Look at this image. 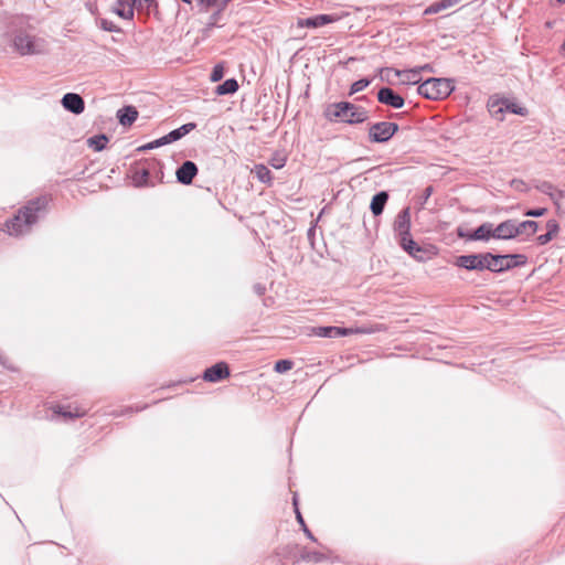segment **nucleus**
Returning <instances> with one entry per match:
<instances>
[{
  "label": "nucleus",
  "mask_w": 565,
  "mask_h": 565,
  "mask_svg": "<svg viewBox=\"0 0 565 565\" xmlns=\"http://www.w3.org/2000/svg\"><path fill=\"white\" fill-rule=\"evenodd\" d=\"M455 265L468 270H484L490 267L488 253L458 256Z\"/></svg>",
  "instance_id": "nucleus-6"
},
{
  "label": "nucleus",
  "mask_w": 565,
  "mask_h": 565,
  "mask_svg": "<svg viewBox=\"0 0 565 565\" xmlns=\"http://www.w3.org/2000/svg\"><path fill=\"white\" fill-rule=\"evenodd\" d=\"M377 100L395 109L402 108L405 104L404 98L390 87H382L377 92Z\"/></svg>",
  "instance_id": "nucleus-7"
},
{
  "label": "nucleus",
  "mask_w": 565,
  "mask_h": 565,
  "mask_svg": "<svg viewBox=\"0 0 565 565\" xmlns=\"http://www.w3.org/2000/svg\"><path fill=\"white\" fill-rule=\"evenodd\" d=\"M561 51L563 52V54H565V39H564V42H563V44L561 46Z\"/></svg>",
  "instance_id": "nucleus-54"
},
{
  "label": "nucleus",
  "mask_w": 565,
  "mask_h": 565,
  "mask_svg": "<svg viewBox=\"0 0 565 565\" xmlns=\"http://www.w3.org/2000/svg\"><path fill=\"white\" fill-rule=\"evenodd\" d=\"M182 1L185 3H189V4L192 3V0H182Z\"/></svg>",
  "instance_id": "nucleus-55"
},
{
  "label": "nucleus",
  "mask_w": 565,
  "mask_h": 565,
  "mask_svg": "<svg viewBox=\"0 0 565 565\" xmlns=\"http://www.w3.org/2000/svg\"><path fill=\"white\" fill-rule=\"evenodd\" d=\"M507 108L509 107L505 105L503 98H490L488 102V110L490 115L499 121L504 119Z\"/></svg>",
  "instance_id": "nucleus-17"
},
{
  "label": "nucleus",
  "mask_w": 565,
  "mask_h": 565,
  "mask_svg": "<svg viewBox=\"0 0 565 565\" xmlns=\"http://www.w3.org/2000/svg\"><path fill=\"white\" fill-rule=\"evenodd\" d=\"M198 1L205 7H212L216 3V0H198Z\"/></svg>",
  "instance_id": "nucleus-50"
},
{
  "label": "nucleus",
  "mask_w": 565,
  "mask_h": 565,
  "mask_svg": "<svg viewBox=\"0 0 565 565\" xmlns=\"http://www.w3.org/2000/svg\"><path fill=\"white\" fill-rule=\"evenodd\" d=\"M149 171L147 169H142L140 172H136L134 175V183L137 186H142L148 182Z\"/></svg>",
  "instance_id": "nucleus-31"
},
{
  "label": "nucleus",
  "mask_w": 565,
  "mask_h": 565,
  "mask_svg": "<svg viewBox=\"0 0 565 565\" xmlns=\"http://www.w3.org/2000/svg\"><path fill=\"white\" fill-rule=\"evenodd\" d=\"M198 174V167L193 161H184L175 172L177 180L181 184H191L194 177Z\"/></svg>",
  "instance_id": "nucleus-9"
},
{
  "label": "nucleus",
  "mask_w": 565,
  "mask_h": 565,
  "mask_svg": "<svg viewBox=\"0 0 565 565\" xmlns=\"http://www.w3.org/2000/svg\"><path fill=\"white\" fill-rule=\"evenodd\" d=\"M523 184H524V183H523V181H521V180H513V181H512V185H513L515 189H518V190H520V189H521V186H522Z\"/></svg>",
  "instance_id": "nucleus-52"
},
{
  "label": "nucleus",
  "mask_w": 565,
  "mask_h": 565,
  "mask_svg": "<svg viewBox=\"0 0 565 565\" xmlns=\"http://www.w3.org/2000/svg\"><path fill=\"white\" fill-rule=\"evenodd\" d=\"M254 290L257 295L262 296L265 292V287L260 284H256Z\"/></svg>",
  "instance_id": "nucleus-49"
},
{
  "label": "nucleus",
  "mask_w": 565,
  "mask_h": 565,
  "mask_svg": "<svg viewBox=\"0 0 565 565\" xmlns=\"http://www.w3.org/2000/svg\"><path fill=\"white\" fill-rule=\"evenodd\" d=\"M396 76H405L404 81L412 82L414 84L419 81V70H411V71H395Z\"/></svg>",
  "instance_id": "nucleus-30"
},
{
  "label": "nucleus",
  "mask_w": 565,
  "mask_h": 565,
  "mask_svg": "<svg viewBox=\"0 0 565 565\" xmlns=\"http://www.w3.org/2000/svg\"><path fill=\"white\" fill-rule=\"evenodd\" d=\"M398 125L391 121H380L369 127V138L372 142L383 143L388 141L398 131Z\"/></svg>",
  "instance_id": "nucleus-5"
},
{
  "label": "nucleus",
  "mask_w": 565,
  "mask_h": 565,
  "mask_svg": "<svg viewBox=\"0 0 565 565\" xmlns=\"http://www.w3.org/2000/svg\"><path fill=\"white\" fill-rule=\"evenodd\" d=\"M458 3V0H441L428 7L425 13H438Z\"/></svg>",
  "instance_id": "nucleus-28"
},
{
  "label": "nucleus",
  "mask_w": 565,
  "mask_h": 565,
  "mask_svg": "<svg viewBox=\"0 0 565 565\" xmlns=\"http://www.w3.org/2000/svg\"><path fill=\"white\" fill-rule=\"evenodd\" d=\"M294 505H295V511H296V516H297V521L300 523V525L303 527V524L305 521H303V518L301 515V513L299 512V509H298V504H297V499L296 497H294Z\"/></svg>",
  "instance_id": "nucleus-45"
},
{
  "label": "nucleus",
  "mask_w": 565,
  "mask_h": 565,
  "mask_svg": "<svg viewBox=\"0 0 565 565\" xmlns=\"http://www.w3.org/2000/svg\"><path fill=\"white\" fill-rule=\"evenodd\" d=\"M100 26L103 30L108 32H117L119 30L111 21L106 19L100 20Z\"/></svg>",
  "instance_id": "nucleus-39"
},
{
  "label": "nucleus",
  "mask_w": 565,
  "mask_h": 565,
  "mask_svg": "<svg viewBox=\"0 0 565 565\" xmlns=\"http://www.w3.org/2000/svg\"><path fill=\"white\" fill-rule=\"evenodd\" d=\"M230 376V369L225 362H220L204 371L203 379L206 382L216 383Z\"/></svg>",
  "instance_id": "nucleus-8"
},
{
  "label": "nucleus",
  "mask_w": 565,
  "mask_h": 565,
  "mask_svg": "<svg viewBox=\"0 0 565 565\" xmlns=\"http://www.w3.org/2000/svg\"><path fill=\"white\" fill-rule=\"evenodd\" d=\"M546 227H547V232L545 234H542L540 236H537V242L540 245H545L547 244L554 235H556V233L558 232V224L555 220H550L547 223H546Z\"/></svg>",
  "instance_id": "nucleus-22"
},
{
  "label": "nucleus",
  "mask_w": 565,
  "mask_h": 565,
  "mask_svg": "<svg viewBox=\"0 0 565 565\" xmlns=\"http://www.w3.org/2000/svg\"><path fill=\"white\" fill-rule=\"evenodd\" d=\"M224 76V67L221 65V64H217L213 67L212 70V73H211V81L212 82H218L223 78Z\"/></svg>",
  "instance_id": "nucleus-33"
},
{
  "label": "nucleus",
  "mask_w": 565,
  "mask_h": 565,
  "mask_svg": "<svg viewBox=\"0 0 565 565\" xmlns=\"http://www.w3.org/2000/svg\"><path fill=\"white\" fill-rule=\"evenodd\" d=\"M223 10L218 9L210 17L209 25H217Z\"/></svg>",
  "instance_id": "nucleus-44"
},
{
  "label": "nucleus",
  "mask_w": 565,
  "mask_h": 565,
  "mask_svg": "<svg viewBox=\"0 0 565 565\" xmlns=\"http://www.w3.org/2000/svg\"><path fill=\"white\" fill-rule=\"evenodd\" d=\"M300 556H301V559L307 561V562H313V563H319V562L327 559V556L323 553L316 552V551L303 550L301 552Z\"/></svg>",
  "instance_id": "nucleus-29"
},
{
  "label": "nucleus",
  "mask_w": 565,
  "mask_h": 565,
  "mask_svg": "<svg viewBox=\"0 0 565 565\" xmlns=\"http://www.w3.org/2000/svg\"><path fill=\"white\" fill-rule=\"evenodd\" d=\"M515 227L518 228V236L523 234L531 236L536 233L539 225L535 221H515Z\"/></svg>",
  "instance_id": "nucleus-23"
},
{
  "label": "nucleus",
  "mask_w": 565,
  "mask_h": 565,
  "mask_svg": "<svg viewBox=\"0 0 565 565\" xmlns=\"http://www.w3.org/2000/svg\"><path fill=\"white\" fill-rule=\"evenodd\" d=\"M454 89L455 86L451 79L431 77L423 82L417 92L427 99L438 100L448 97Z\"/></svg>",
  "instance_id": "nucleus-2"
},
{
  "label": "nucleus",
  "mask_w": 565,
  "mask_h": 565,
  "mask_svg": "<svg viewBox=\"0 0 565 565\" xmlns=\"http://www.w3.org/2000/svg\"><path fill=\"white\" fill-rule=\"evenodd\" d=\"M134 4H138L140 7L145 6L149 8L152 3H154V0H132Z\"/></svg>",
  "instance_id": "nucleus-46"
},
{
  "label": "nucleus",
  "mask_w": 565,
  "mask_h": 565,
  "mask_svg": "<svg viewBox=\"0 0 565 565\" xmlns=\"http://www.w3.org/2000/svg\"><path fill=\"white\" fill-rule=\"evenodd\" d=\"M508 255H493L491 253H488V262L489 266L488 270L492 273H502L504 270L512 268V263H509Z\"/></svg>",
  "instance_id": "nucleus-13"
},
{
  "label": "nucleus",
  "mask_w": 565,
  "mask_h": 565,
  "mask_svg": "<svg viewBox=\"0 0 565 565\" xmlns=\"http://www.w3.org/2000/svg\"><path fill=\"white\" fill-rule=\"evenodd\" d=\"M358 332H360L359 329L353 330L351 328L320 327L318 329L317 334L319 337H324V338H337V337H344V335H349V334L358 333Z\"/></svg>",
  "instance_id": "nucleus-16"
},
{
  "label": "nucleus",
  "mask_w": 565,
  "mask_h": 565,
  "mask_svg": "<svg viewBox=\"0 0 565 565\" xmlns=\"http://www.w3.org/2000/svg\"><path fill=\"white\" fill-rule=\"evenodd\" d=\"M195 127H196V125L194 122L184 124L181 127H179V128L170 131L166 136L161 137L160 143L168 145V143L174 142V141L181 139L182 137H184L185 135H188L189 132H191L192 130H194Z\"/></svg>",
  "instance_id": "nucleus-14"
},
{
  "label": "nucleus",
  "mask_w": 565,
  "mask_h": 565,
  "mask_svg": "<svg viewBox=\"0 0 565 565\" xmlns=\"http://www.w3.org/2000/svg\"><path fill=\"white\" fill-rule=\"evenodd\" d=\"M269 163L275 169H281L286 164V159L284 157L276 156L270 159Z\"/></svg>",
  "instance_id": "nucleus-40"
},
{
  "label": "nucleus",
  "mask_w": 565,
  "mask_h": 565,
  "mask_svg": "<svg viewBox=\"0 0 565 565\" xmlns=\"http://www.w3.org/2000/svg\"><path fill=\"white\" fill-rule=\"evenodd\" d=\"M232 0H221L220 4H218V9L221 10H225V8L227 7V4L231 2Z\"/></svg>",
  "instance_id": "nucleus-51"
},
{
  "label": "nucleus",
  "mask_w": 565,
  "mask_h": 565,
  "mask_svg": "<svg viewBox=\"0 0 565 565\" xmlns=\"http://www.w3.org/2000/svg\"><path fill=\"white\" fill-rule=\"evenodd\" d=\"M47 204L45 198L32 200L9 222H7V231L9 235H22L28 233L31 226L36 223L39 213L44 211Z\"/></svg>",
  "instance_id": "nucleus-1"
},
{
  "label": "nucleus",
  "mask_w": 565,
  "mask_h": 565,
  "mask_svg": "<svg viewBox=\"0 0 565 565\" xmlns=\"http://www.w3.org/2000/svg\"><path fill=\"white\" fill-rule=\"evenodd\" d=\"M546 212L547 210L545 207L530 209L524 213V215L531 217H540L543 216Z\"/></svg>",
  "instance_id": "nucleus-37"
},
{
  "label": "nucleus",
  "mask_w": 565,
  "mask_h": 565,
  "mask_svg": "<svg viewBox=\"0 0 565 565\" xmlns=\"http://www.w3.org/2000/svg\"><path fill=\"white\" fill-rule=\"evenodd\" d=\"M337 20H338V18L334 15H331V14H319L316 17L302 19L298 22V24L300 26H306V28H319V26L329 24L331 22H334Z\"/></svg>",
  "instance_id": "nucleus-15"
},
{
  "label": "nucleus",
  "mask_w": 565,
  "mask_h": 565,
  "mask_svg": "<svg viewBox=\"0 0 565 565\" xmlns=\"http://www.w3.org/2000/svg\"><path fill=\"white\" fill-rule=\"evenodd\" d=\"M13 46L21 55L40 54L46 50L44 40L38 39L25 31H19L14 35Z\"/></svg>",
  "instance_id": "nucleus-4"
},
{
  "label": "nucleus",
  "mask_w": 565,
  "mask_h": 565,
  "mask_svg": "<svg viewBox=\"0 0 565 565\" xmlns=\"http://www.w3.org/2000/svg\"><path fill=\"white\" fill-rule=\"evenodd\" d=\"M387 200L388 194L385 191H381L372 198L370 209L375 216L383 213Z\"/></svg>",
  "instance_id": "nucleus-20"
},
{
  "label": "nucleus",
  "mask_w": 565,
  "mask_h": 565,
  "mask_svg": "<svg viewBox=\"0 0 565 565\" xmlns=\"http://www.w3.org/2000/svg\"><path fill=\"white\" fill-rule=\"evenodd\" d=\"M418 70H419V72L420 71H431V67L429 65H424V66L419 67Z\"/></svg>",
  "instance_id": "nucleus-53"
},
{
  "label": "nucleus",
  "mask_w": 565,
  "mask_h": 565,
  "mask_svg": "<svg viewBox=\"0 0 565 565\" xmlns=\"http://www.w3.org/2000/svg\"><path fill=\"white\" fill-rule=\"evenodd\" d=\"M107 142L108 138L106 135H97L87 139L88 147L94 149L95 151H102L103 149H105Z\"/></svg>",
  "instance_id": "nucleus-26"
},
{
  "label": "nucleus",
  "mask_w": 565,
  "mask_h": 565,
  "mask_svg": "<svg viewBox=\"0 0 565 565\" xmlns=\"http://www.w3.org/2000/svg\"><path fill=\"white\" fill-rule=\"evenodd\" d=\"M253 172L255 173L256 178L260 182L267 183V184L271 183L273 175H271L270 170L266 166L256 164L255 168L253 169Z\"/></svg>",
  "instance_id": "nucleus-25"
},
{
  "label": "nucleus",
  "mask_w": 565,
  "mask_h": 565,
  "mask_svg": "<svg viewBox=\"0 0 565 565\" xmlns=\"http://www.w3.org/2000/svg\"><path fill=\"white\" fill-rule=\"evenodd\" d=\"M292 367V362L289 360H279L275 364V371L279 373H284L289 371Z\"/></svg>",
  "instance_id": "nucleus-35"
},
{
  "label": "nucleus",
  "mask_w": 565,
  "mask_h": 565,
  "mask_svg": "<svg viewBox=\"0 0 565 565\" xmlns=\"http://www.w3.org/2000/svg\"><path fill=\"white\" fill-rule=\"evenodd\" d=\"M302 530H303V532H305V534H306V536H307L308 539H310V540H311V541H313V542H316V541H317V540H316V537L313 536V534H312V533H311V531L307 527V525H306V524H303V529H302Z\"/></svg>",
  "instance_id": "nucleus-48"
},
{
  "label": "nucleus",
  "mask_w": 565,
  "mask_h": 565,
  "mask_svg": "<svg viewBox=\"0 0 565 565\" xmlns=\"http://www.w3.org/2000/svg\"><path fill=\"white\" fill-rule=\"evenodd\" d=\"M394 231L399 237L411 234V211L409 207L403 209L394 222Z\"/></svg>",
  "instance_id": "nucleus-12"
},
{
  "label": "nucleus",
  "mask_w": 565,
  "mask_h": 565,
  "mask_svg": "<svg viewBox=\"0 0 565 565\" xmlns=\"http://www.w3.org/2000/svg\"><path fill=\"white\" fill-rule=\"evenodd\" d=\"M370 83H371V81L367 78H362V79L354 82L351 85L350 95H353L355 93L363 90L364 88H366L370 85Z\"/></svg>",
  "instance_id": "nucleus-32"
},
{
  "label": "nucleus",
  "mask_w": 565,
  "mask_h": 565,
  "mask_svg": "<svg viewBox=\"0 0 565 565\" xmlns=\"http://www.w3.org/2000/svg\"><path fill=\"white\" fill-rule=\"evenodd\" d=\"M117 117L122 126H130L136 121L138 111L134 106H125L117 111Z\"/></svg>",
  "instance_id": "nucleus-19"
},
{
  "label": "nucleus",
  "mask_w": 565,
  "mask_h": 565,
  "mask_svg": "<svg viewBox=\"0 0 565 565\" xmlns=\"http://www.w3.org/2000/svg\"><path fill=\"white\" fill-rule=\"evenodd\" d=\"M331 116L348 124H360L367 119V111L349 102H340L332 105Z\"/></svg>",
  "instance_id": "nucleus-3"
},
{
  "label": "nucleus",
  "mask_w": 565,
  "mask_h": 565,
  "mask_svg": "<svg viewBox=\"0 0 565 565\" xmlns=\"http://www.w3.org/2000/svg\"><path fill=\"white\" fill-rule=\"evenodd\" d=\"M399 245L411 256L417 258V253L422 252L419 245L412 238L411 234L399 237Z\"/></svg>",
  "instance_id": "nucleus-21"
},
{
  "label": "nucleus",
  "mask_w": 565,
  "mask_h": 565,
  "mask_svg": "<svg viewBox=\"0 0 565 565\" xmlns=\"http://www.w3.org/2000/svg\"><path fill=\"white\" fill-rule=\"evenodd\" d=\"M494 238L497 239H512L518 236V228L515 227V220H507L493 227Z\"/></svg>",
  "instance_id": "nucleus-11"
},
{
  "label": "nucleus",
  "mask_w": 565,
  "mask_h": 565,
  "mask_svg": "<svg viewBox=\"0 0 565 565\" xmlns=\"http://www.w3.org/2000/svg\"><path fill=\"white\" fill-rule=\"evenodd\" d=\"M490 237L494 238V232L493 224L489 222L481 224L469 235L472 241H488Z\"/></svg>",
  "instance_id": "nucleus-18"
},
{
  "label": "nucleus",
  "mask_w": 565,
  "mask_h": 565,
  "mask_svg": "<svg viewBox=\"0 0 565 565\" xmlns=\"http://www.w3.org/2000/svg\"><path fill=\"white\" fill-rule=\"evenodd\" d=\"M433 191H434L433 186H427V188L424 190L423 199H424V201H425V202H426V201L429 199V196L433 194Z\"/></svg>",
  "instance_id": "nucleus-47"
},
{
  "label": "nucleus",
  "mask_w": 565,
  "mask_h": 565,
  "mask_svg": "<svg viewBox=\"0 0 565 565\" xmlns=\"http://www.w3.org/2000/svg\"><path fill=\"white\" fill-rule=\"evenodd\" d=\"M158 142H161V138H159V139L152 141V142H149V143L140 147L138 150L139 151H145V150H150V149H153V148H157V147L166 145V143H158Z\"/></svg>",
  "instance_id": "nucleus-42"
},
{
  "label": "nucleus",
  "mask_w": 565,
  "mask_h": 565,
  "mask_svg": "<svg viewBox=\"0 0 565 565\" xmlns=\"http://www.w3.org/2000/svg\"><path fill=\"white\" fill-rule=\"evenodd\" d=\"M508 256H515V257H509V263H512V268L516 266L524 265L526 262V257L521 254H509Z\"/></svg>",
  "instance_id": "nucleus-36"
},
{
  "label": "nucleus",
  "mask_w": 565,
  "mask_h": 565,
  "mask_svg": "<svg viewBox=\"0 0 565 565\" xmlns=\"http://www.w3.org/2000/svg\"><path fill=\"white\" fill-rule=\"evenodd\" d=\"M539 190L545 194H548L550 196L553 198L554 195V186L553 184L548 183V182H543L540 186H539Z\"/></svg>",
  "instance_id": "nucleus-41"
},
{
  "label": "nucleus",
  "mask_w": 565,
  "mask_h": 565,
  "mask_svg": "<svg viewBox=\"0 0 565 565\" xmlns=\"http://www.w3.org/2000/svg\"><path fill=\"white\" fill-rule=\"evenodd\" d=\"M505 102V105L509 107L507 108L505 113H512L516 115H525L526 110L523 107L516 106L514 103L510 102L509 99H503Z\"/></svg>",
  "instance_id": "nucleus-34"
},
{
  "label": "nucleus",
  "mask_w": 565,
  "mask_h": 565,
  "mask_svg": "<svg viewBox=\"0 0 565 565\" xmlns=\"http://www.w3.org/2000/svg\"><path fill=\"white\" fill-rule=\"evenodd\" d=\"M55 413L73 419L84 416L86 414V411L79 408H75L74 411H72L71 407L57 406Z\"/></svg>",
  "instance_id": "nucleus-27"
},
{
  "label": "nucleus",
  "mask_w": 565,
  "mask_h": 565,
  "mask_svg": "<svg viewBox=\"0 0 565 565\" xmlns=\"http://www.w3.org/2000/svg\"><path fill=\"white\" fill-rule=\"evenodd\" d=\"M395 71L394 68L392 67H382L380 70V76H381V79H386V81H390V74L391 73H394L395 74Z\"/></svg>",
  "instance_id": "nucleus-43"
},
{
  "label": "nucleus",
  "mask_w": 565,
  "mask_h": 565,
  "mask_svg": "<svg viewBox=\"0 0 565 565\" xmlns=\"http://www.w3.org/2000/svg\"><path fill=\"white\" fill-rule=\"evenodd\" d=\"M116 13L124 19H131L134 15V10L130 6H128L127 8L116 9Z\"/></svg>",
  "instance_id": "nucleus-38"
},
{
  "label": "nucleus",
  "mask_w": 565,
  "mask_h": 565,
  "mask_svg": "<svg viewBox=\"0 0 565 565\" xmlns=\"http://www.w3.org/2000/svg\"><path fill=\"white\" fill-rule=\"evenodd\" d=\"M62 105L66 110L75 115L82 114L85 108L84 99L75 93L65 94L62 98Z\"/></svg>",
  "instance_id": "nucleus-10"
},
{
  "label": "nucleus",
  "mask_w": 565,
  "mask_h": 565,
  "mask_svg": "<svg viewBox=\"0 0 565 565\" xmlns=\"http://www.w3.org/2000/svg\"><path fill=\"white\" fill-rule=\"evenodd\" d=\"M238 89V83L235 78H228L216 87L217 95L234 94Z\"/></svg>",
  "instance_id": "nucleus-24"
}]
</instances>
